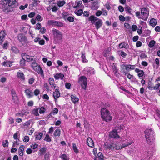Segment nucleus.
Masks as SVG:
<instances>
[{"label":"nucleus","mask_w":160,"mask_h":160,"mask_svg":"<svg viewBox=\"0 0 160 160\" xmlns=\"http://www.w3.org/2000/svg\"><path fill=\"white\" fill-rule=\"evenodd\" d=\"M132 143V142H129L128 144H122V145H118V143L116 142H114L110 143L106 142L104 144V147L106 149H109L113 150L115 149L118 150L121 149L125 147L130 145Z\"/></svg>","instance_id":"f257e3e1"},{"label":"nucleus","mask_w":160,"mask_h":160,"mask_svg":"<svg viewBox=\"0 0 160 160\" xmlns=\"http://www.w3.org/2000/svg\"><path fill=\"white\" fill-rule=\"evenodd\" d=\"M52 33L53 35L54 42L55 44L59 43L62 42V34L59 31L56 29L52 30Z\"/></svg>","instance_id":"f03ea898"},{"label":"nucleus","mask_w":160,"mask_h":160,"mask_svg":"<svg viewBox=\"0 0 160 160\" xmlns=\"http://www.w3.org/2000/svg\"><path fill=\"white\" fill-rule=\"evenodd\" d=\"M145 136L147 143L150 144L154 139L153 131L151 128H147L145 131Z\"/></svg>","instance_id":"7ed1b4c3"},{"label":"nucleus","mask_w":160,"mask_h":160,"mask_svg":"<svg viewBox=\"0 0 160 160\" xmlns=\"http://www.w3.org/2000/svg\"><path fill=\"white\" fill-rule=\"evenodd\" d=\"M89 21H91L92 24H94L96 28L97 29L99 28L102 25V20L93 16H90L88 18Z\"/></svg>","instance_id":"20e7f679"},{"label":"nucleus","mask_w":160,"mask_h":160,"mask_svg":"<svg viewBox=\"0 0 160 160\" xmlns=\"http://www.w3.org/2000/svg\"><path fill=\"white\" fill-rule=\"evenodd\" d=\"M101 117L102 119L107 122L112 119V117L110 116L109 111L106 108H102L101 111Z\"/></svg>","instance_id":"39448f33"},{"label":"nucleus","mask_w":160,"mask_h":160,"mask_svg":"<svg viewBox=\"0 0 160 160\" xmlns=\"http://www.w3.org/2000/svg\"><path fill=\"white\" fill-rule=\"evenodd\" d=\"M31 67L33 70L37 72L39 74H40L42 77H44L43 70L40 65H38L37 63L36 62H33L31 65Z\"/></svg>","instance_id":"423d86ee"},{"label":"nucleus","mask_w":160,"mask_h":160,"mask_svg":"<svg viewBox=\"0 0 160 160\" xmlns=\"http://www.w3.org/2000/svg\"><path fill=\"white\" fill-rule=\"evenodd\" d=\"M78 82L81 85L82 88L86 90L88 83L87 78L84 76H81L79 78Z\"/></svg>","instance_id":"0eeeda50"},{"label":"nucleus","mask_w":160,"mask_h":160,"mask_svg":"<svg viewBox=\"0 0 160 160\" xmlns=\"http://www.w3.org/2000/svg\"><path fill=\"white\" fill-rule=\"evenodd\" d=\"M142 17H139V18H142L144 21H146L148 17L149 12L147 8H140Z\"/></svg>","instance_id":"6e6552de"},{"label":"nucleus","mask_w":160,"mask_h":160,"mask_svg":"<svg viewBox=\"0 0 160 160\" xmlns=\"http://www.w3.org/2000/svg\"><path fill=\"white\" fill-rule=\"evenodd\" d=\"M85 72L88 75H90L95 73V71L93 68L91 67L86 68L84 69Z\"/></svg>","instance_id":"1a4fd4ad"},{"label":"nucleus","mask_w":160,"mask_h":160,"mask_svg":"<svg viewBox=\"0 0 160 160\" xmlns=\"http://www.w3.org/2000/svg\"><path fill=\"white\" fill-rule=\"evenodd\" d=\"M8 6L11 8H15L18 6V3L16 0H8Z\"/></svg>","instance_id":"9d476101"},{"label":"nucleus","mask_w":160,"mask_h":160,"mask_svg":"<svg viewBox=\"0 0 160 160\" xmlns=\"http://www.w3.org/2000/svg\"><path fill=\"white\" fill-rule=\"evenodd\" d=\"M18 40L22 43H25L27 41V38L22 34H19L18 36Z\"/></svg>","instance_id":"9b49d317"},{"label":"nucleus","mask_w":160,"mask_h":160,"mask_svg":"<svg viewBox=\"0 0 160 160\" xmlns=\"http://www.w3.org/2000/svg\"><path fill=\"white\" fill-rule=\"evenodd\" d=\"M109 136L111 138H118L120 137L118 134L116 130H113L110 132L109 134Z\"/></svg>","instance_id":"f8f14e48"},{"label":"nucleus","mask_w":160,"mask_h":160,"mask_svg":"<svg viewBox=\"0 0 160 160\" xmlns=\"http://www.w3.org/2000/svg\"><path fill=\"white\" fill-rule=\"evenodd\" d=\"M49 82L50 85L52 88L55 89L58 88L57 85L54 83V80L53 78H50L49 79Z\"/></svg>","instance_id":"ddd939ff"},{"label":"nucleus","mask_w":160,"mask_h":160,"mask_svg":"<svg viewBox=\"0 0 160 160\" xmlns=\"http://www.w3.org/2000/svg\"><path fill=\"white\" fill-rule=\"evenodd\" d=\"M57 88H56L55 91L53 93V97L55 100H56L60 96V93L58 89Z\"/></svg>","instance_id":"4468645a"},{"label":"nucleus","mask_w":160,"mask_h":160,"mask_svg":"<svg viewBox=\"0 0 160 160\" xmlns=\"http://www.w3.org/2000/svg\"><path fill=\"white\" fill-rule=\"evenodd\" d=\"M118 47L120 49L123 48L127 49L129 48V46L127 43L122 42L119 44Z\"/></svg>","instance_id":"2eb2a0df"},{"label":"nucleus","mask_w":160,"mask_h":160,"mask_svg":"<svg viewBox=\"0 0 160 160\" xmlns=\"http://www.w3.org/2000/svg\"><path fill=\"white\" fill-rule=\"evenodd\" d=\"M87 143L88 146L92 148L94 146V143L92 138L88 137L87 139Z\"/></svg>","instance_id":"dca6fc26"},{"label":"nucleus","mask_w":160,"mask_h":160,"mask_svg":"<svg viewBox=\"0 0 160 160\" xmlns=\"http://www.w3.org/2000/svg\"><path fill=\"white\" fill-rule=\"evenodd\" d=\"M54 76L56 79H60L62 80L64 77V75L63 73H58L54 75Z\"/></svg>","instance_id":"f3484780"},{"label":"nucleus","mask_w":160,"mask_h":160,"mask_svg":"<svg viewBox=\"0 0 160 160\" xmlns=\"http://www.w3.org/2000/svg\"><path fill=\"white\" fill-rule=\"evenodd\" d=\"M17 76L18 78H19L21 80H24L25 79V76L22 72H18Z\"/></svg>","instance_id":"a211bd4d"},{"label":"nucleus","mask_w":160,"mask_h":160,"mask_svg":"<svg viewBox=\"0 0 160 160\" xmlns=\"http://www.w3.org/2000/svg\"><path fill=\"white\" fill-rule=\"evenodd\" d=\"M25 92L26 95L28 98H30L33 96V92H32L29 89H26L25 90Z\"/></svg>","instance_id":"6ab92c4d"},{"label":"nucleus","mask_w":160,"mask_h":160,"mask_svg":"<svg viewBox=\"0 0 160 160\" xmlns=\"http://www.w3.org/2000/svg\"><path fill=\"white\" fill-rule=\"evenodd\" d=\"M6 34L4 31H2L0 32V44H2L4 41Z\"/></svg>","instance_id":"aec40b11"},{"label":"nucleus","mask_w":160,"mask_h":160,"mask_svg":"<svg viewBox=\"0 0 160 160\" xmlns=\"http://www.w3.org/2000/svg\"><path fill=\"white\" fill-rule=\"evenodd\" d=\"M22 56L25 59H26L28 61H32L33 60L32 58H31L30 56L27 55L26 54L24 53L22 54Z\"/></svg>","instance_id":"412c9836"},{"label":"nucleus","mask_w":160,"mask_h":160,"mask_svg":"<svg viewBox=\"0 0 160 160\" xmlns=\"http://www.w3.org/2000/svg\"><path fill=\"white\" fill-rule=\"evenodd\" d=\"M71 100L74 103H77L79 101V98L74 95H71Z\"/></svg>","instance_id":"4be33fe9"},{"label":"nucleus","mask_w":160,"mask_h":160,"mask_svg":"<svg viewBox=\"0 0 160 160\" xmlns=\"http://www.w3.org/2000/svg\"><path fill=\"white\" fill-rule=\"evenodd\" d=\"M24 146L23 145H21L19 148V154L21 156H22L23 155V151L24 150Z\"/></svg>","instance_id":"5701e85b"},{"label":"nucleus","mask_w":160,"mask_h":160,"mask_svg":"<svg viewBox=\"0 0 160 160\" xmlns=\"http://www.w3.org/2000/svg\"><path fill=\"white\" fill-rule=\"evenodd\" d=\"M157 22L155 19L152 18L150 21V25L153 27H154L157 24Z\"/></svg>","instance_id":"b1692460"},{"label":"nucleus","mask_w":160,"mask_h":160,"mask_svg":"<svg viewBox=\"0 0 160 160\" xmlns=\"http://www.w3.org/2000/svg\"><path fill=\"white\" fill-rule=\"evenodd\" d=\"M56 21L54 20H48V24L49 25H52L53 26H56Z\"/></svg>","instance_id":"393cba45"},{"label":"nucleus","mask_w":160,"mask_h":160,"mask_svg":"<svg viewBox=\"0 0 160 160\" xmlns=\"http://www.w3.org/2000/svg\"><path fill=\"white\" fill-rule=\"evenodd\" d=\"M60 134L61 131L60 129H57L55 130L53 134L55 137H59L60 136Z\"/></svg>","instance_id":"a878e982"},{"label":"nucleus","mask_w":160,"mask_h":160,"mask_svg":"<svg viewBox=\"0 0 160 160\" xmlns=\"http://www.w3.org/2000/svg\"><path fill=\"white\" fill-rule=\"evenodd\" d=\"M66 3V2L65 1L62 0V1H59L57 2V4L58 6L59 7H62L63 6L64 4Z\"/></svg>","instance_id":"bb28decb"},{"label":"nucleus","mask_w":160,"mask_h":160,"mask_svg":"<svg viewBox=\"0 0 160 160\" xmlns=\"http://www.w3.org/2000/svg\"><path fill=\"white\" fill-rule=\"evenodd\" d=\"M82 3V1H78L77 2H76L75 4H72V6L73 8H76L78 7Z\"/></svg>","instance_id":"cd10ccee"},{"label":"nucleus","mask_w":160,"mask_h":160,"mask_svg":"<svg viewBox=\"0 0 160 160\" xmlns=\"http://www.w3.org/2000/svg\"><path fill=\"white\" fill-rule=\"evenodd\" d=\"M43 133L42 132H39L37 133L36 135V139L38 140H40L42 137Z\"/></svg>","instance_id":"c85d7f7f"},{"label":"nucleus","mask_w":160,"mask_h":160,"mask_svg":"<svg viewBox=\"0 0 160 160\" xmlns=\"http://www.w3.org/2000/svg\"><path fill=\"white\" fill-rule=\"evenodd\" d=\"M12 10V9L10 8L9 7H5L3 10V11L6 13H8L11 12Z\"/></svg>","instance_id":"c756f323"},{"label":"nucleus","mask_w":160,"mask_h":160,"mask_svg":"<svg viewBox=\"0 0 160 160\" xmlns=\"http://www.w3.org/2000/svg\"><path fill=\"white\" fill-rule=\"evenodd\" d=\"M125 9L126 13H128L130 14H132L131 11L132 10L130 7L127 5H126V7H125Z\"/></svg>","instance_id":"7c9ffc66"},{"label":"nucleus","mask_w":160,"mask_h":160,"mask_svg":"<svg viewBox=\"0 0 160 160\" xmlns=\"http://www.w3.org/2000/svg\"><path fill=\"white\" fill-rule=\"evenodd\" d=\"M60 157L63 160H69V158L68 156L65 154L61 155Z\"/></svg>","instance_id":"2f4dec72"},{"label":"nucleus","mask_w":160,"mask_h":160,"mask_svg":"<svg viewBox=\"0 0 160 160\" xmlns=\"http://www.w3.org/2000/svg\"><path fill=\"white\" fill-rule=\"evenodd\" d=\"M58 112V109L56 108H54L52 111L50 112V115L51 116H52V115H55Z\"/></svg>","instance_id":"473e14b6"},{"label":"nucleus","mask_w":160,"mask_h":160,"mask_svg":"<svg viewBox=\"0 0 160 160\" xmlns=\"http://www.w3.org/2000/svg\"><path fill=\"white\" fill-rule=\"evenodd\" d=\"M32 113L33 114L36 116H39L38 109V108L34 109L32 111Z\"/></svg>","instance_id":"72a5a7b5"},{"label":"nucleus","mask_w":160,"mask_h":160,"mask_svg":"<svg viewBox=\"0 0 160 160\" xmlns=\"http://www.w3.org/2000/svg\"><path fill=\"white\" fill-rule=\"evenodd\" d=\"M81 58L82 59V62H87L88 60L86 59V56L84 53L83 52L82 53Z\"/></svg>","instance_id":"f704fd0d"},{"label":"nucleus","mask_w":160,"mask_h":160,"mask_svg":"<svg viewBox=\"0 0 160 160\" xmlns=\"http://www.w3.org/2000/svg\"><path fill=\"white\" fill-rule=\"evenodd\" d=\"M155 43L156 42L155 41L152 40L150 41L148 45V46L149 48H152L155 45Z\"/></svg>","instance_id":"c9c22d12"},{"label":"nucleus","mask_w":160,"mask_h":160,"mask_svg":"<svg viewBox=\"0 0 160 160\" xmlns=\"http://www.w3.org/2000/svg\"><path fill=\"white\" fill-rule=\"evenodd\" d=\"M38 108V112L40 114L43 113L45 112V109L43 107H41L40 108Z\"/></svg>","instance_id":"e433bc0d"},{"label":"nucleus","mask_w":160,"mask_h":160,"mask_svg":"<svg viewBox=\"0 0 160 160\" xmlns=\"http://www.w3.org/2000/svg\"><path fill=\"white\" fill-rule=\"evenodd\" d=\"M123 74L127 76V77L129 79H131L133 77V76L130 74L129 73L127 72L126 71H123Z\"/></svg>","instance_id":"4c0bfd02"},{"label":"nucleus","mask_w":160,"mask_h":160,"mask_svg":"<svg viewBox=\"0 0 160 160\" xmlns=\"http://www.w3.org/2000/svg\"><path fill=\"white\" fill-rule=\"evenodd\" d=\"M110 52V50L109 48L107 49V50H104L103 52V54L104 56L107 57Z\"/></svg>","instance_id":"58836bf2"},{"label":"nucleus","mask_w":160,"mask_h":160,"mask_svg":"<svg viewBox=\"0 0 160 160\" xmlns=\"http://www.w3.org/2000/svg\"><path fill=\"white\" fill-rule=\"evenodd\" d=\"M50 158V153L48 152H46L44 157V160H49Z\"/></svg>","instance_id":"ea45409f"},{"label":"nucleus","mask_w":160,"mask_h":160,"mask_svg":"<svg viewBox=\"0 0 160 160\" xmlns=\"http://www.w3.org/2000/svg\"><path fill=\"white\" fill-rule=\"evenodd\" d=\"M47 149L45 147H43L41 148L40 150V153L41 155L43 154L46 151Z\"/></svg>","instance_id":"a19ab883"},{"label":"nucleus","mask_w":160,"mask_h":160,"mask_svg":"<svg viewBox=\"0 0 160 160\" xmlns=\"http://www.w3.org/2000/svg\"><path fill=\"white\" fill-rule=\"evenodd\" d=\"M126 65L125 64H122L120 65L121 70H122V73L123 74V71H125V70H126Z\"/></svg>","instance_id":"79ce46f5"},{"label":"nucleus","mask_w":160,"mask_h":160,"mask_svg":"<svg viewBox=\"0 0 160 160\" xmlns=\"http://www.w3.org/2000/svg\"><path fill=\"white\" fill-rule=\"evenodd\" d=\"M2 144L4 147H6L8 146V140H5L4 141H3L2 142Z\"/></svg>","instance_id":"37998d69"},{"label":"nucleus","mask_w":160,"mask_h":160,"mask_svg":"<svg viewBox=\"0 0 160 160\" xmlns=\"http://www.w3.org/2000/svg\"><path fill=\"white\" fill-rule=\"evenodd\" d=\"M44 140L46 141L47 142H49L51 141V139L49 135L48 134H47L46 135V136L44 139Z\"/></svg>","instance_id":"c03bdc74"},{"label":"nucleus","mask_w":160,"mask_h":160,"mask_svg":"<svg viewBox=\"0 0 160 160\" xmlns=\"http://www.w3.org/2000/svg\"><path fill=\"white\" fill-rule=\"evenodd\" d=\"M8 0H2L0 1V4L2 5H7L8 2Z\"/></svg>","instance_id":"a18cd8bd"},{"label":"nucleus","mask_w":160,"mask_h":160,"mask_svg":"<svg viewBox=\"0 0 160 160\" xmlns=\"http://www.w3.org/2000/svg\"><path fill=\"white\" fill-rule=\"evenodd\" d=\"M75 13L78 16H81L83 13V11L82 9H80L76 11Z\"/></svg>","instance_id":"49530a36"},{"label":"nucleus","mask_w":160,"mask_h":160,"mask_svg":"<svg viewBox=\"0 0 160 160\" xmlns=\"http://www.w3.org/2000/svg\"><path fill=\"white\" fill-rule=\"evenodd\" d=\"M36 20L38 22H40L42 20L43 18L40 15L38 14L36 18Z\"/></svg>","instance_id":"de8ad7c7"},{"label":"nucleus","mask_w":160,"mask_h":160,"mask_svg":"<svg viewBox=\"0 0 160 160\" xmlns=\"http://www.w3.org/2000/svg\"><path fill=\"white\" fill-rule=\"evenodd\" d=\"M99 160H103V156L102 152H99L98 154Z\"/></svg>","instance_id":"09e8293b"},{"label":"nucleus","mask_w":160,"mask_h":160,"mask_svg":"<svg viewBox=\"0 0 160 160\" xmlns=\"http://www.w3.org/2000/svg\"><path fill=\"white\" fill-rule=\"evenodd\" d=\"M35 81V78L34 77H32L30 78L28 80V83L31 85Z\"/></svg>","instance_id":"8fccbe9b"},{"label":"nucleus","mask_w":160,"mask_h":160,"mask_svg":"<svg viewBox=\"0 0 160 160\" xmlns=\"http://www.w3.org/2000/svg\"><path fill=\"white\" fill-rule=\"evenodd\" d=\"M72 145L73 150L76 153H77L78 152V150L76 144L75 143H73Z\"/></svg>","instance_id":"3c124183"},{"label":"nucleus","mask_w":160,"mask_h":160,"mask_svg":"<svg viewBox=\"0 0 160 160\" xmlns=\"http://www.w3.org/2000/svg\"><path fill=\"white\" fill-rule=\"evenodd\" d=\"M41 24L40 23H38L36 25V27L35 28V29L39 30L41 28Z\"/></svg>","instance_id":"603ef678"},{"label":"nucleus","mask_w":160,"mask_h":160,"mask_svg":"<svg viewBox=\"0 0 160 160\" xmlns=\"http://www.w3.org/2000/svg\"><path fill=\"white\" fill-rule=\"evenodd\" d=\"M28 4L27 3L25 4V6L21 5L19 7V9L21 10H24L25 8L28 7Z\"/></svg>","instance_id":"864d4df0"},{"label":"nucleus","mask_w":160,"mask_h":160,"mask_svg":"<svg viewBox=\"0 0 160 160\" xmlns=\"http://www.w3.org/2000/svg\"><path fill=\"white\" fill-rule=\"evenodd\" d=\"M59 8L58 7L56 6H54L53 7L52 10L53 12H56L59 9Z\"/></svg>","instance_id":"5fc2aeb1"},{"label":"nucleus","mask_w":160,"mask_h":160,"mask_svg":"<svg viewBox=\"0 0 160 160\" xmlns=\"http://www.w3.org/2000/svg\"><path fill=\"white\" fill-rule=\"evenodd\" d=\"M67 20L70 22H73L74 20V18L73 17L69 16L67 18Z\"/></svg>","instance_id":"6e6d98bb"},{"label":"nucleus","mask_w":160,"mask_h":160,"mask_svg":"<svg viewBox=\"0 0 160 160\" xmlns=\"http://www.w3.org/2000/svg\"><path fill=\"white\" fill-rule=\"evenodd\" d=\"M63 26V24L57 21L56 23V26L59 27H62Z\"/></svg>","instance_id":"4d7b16f0"},{"label":"nucleus","mask_w":160,"mask_h":160,"mask_svg":"<svg viewBox=\"0 0 160 160\" xmlns=\"http://www.w3.org/2000/svg\"><path fill=\"white\" fill-rule=\"evenodd\" d=\"M12 99H16L17 98V96L16 93L14 91H12Z\"/></svg>","instance_id":"13d9d810"},{"label":"nucleus","mask_w":160,"mask_h":160,"mask_svg":"<svg viewBox=\"0 0 160 160\" xmlns=\"http://www.w3.org/2000/svg\"><path fill=\"white\" fill-rule=\"evenodd\" d=\"M12 50L16 53H18L19 52L18 50L15 47L12 48Z\"/></svg>","instance_id":"bf43d9fd"},{"label":"nucleus","mask_w":160,"mask_h":160,"mask_svg":"<svg viewBox=\"0 0 160 160\" xmlns=\"http://www.w3.org/2000/svg\"><path fill=\"white\" fill-rule=\"evenodd\" d=\"M142 27H139V28H138L137 29V32L139 35H141L142 33Z\"/></svg>","instance_id":"052dcab7"},{"label":"nucleus","mask_w":160,"mask_h":160,"mask_svg":"<svg viewBox=\"0 0 160 160\" xmlns=\"http://www.w3.org/2000/svg\"><path fill=\"white\" fill-rule=\"evenodd\" d=\"M38 145L36 143L32 144L31 145V148L33 149H35L38 148Z\"/></svg>","instance_id":"680f3d73"},{"label":"nucleus","mask_w":160,"mask_h":160,"mask_svg":"<svg viewBox=\"0 0 160 160\" xmlns=\"http://www.w3.org/2000/svg\"><path fill=\"white\" fill-rule=\"evenodd\" d=\"M120 52L119 54L123 57H125L127 56V54L124 52L123 51H119Z\"/></svg>","instance_id":"e2e57ef3"},{"label":"nucleus","mask_w":160,"mask_h":160,"mask_svg":"<svg viewBox=\"0 0 160 160\" xmlns=\"http://www.w3.org/2000/svg\"><path fill=\"white\" fill-rule=\"evenodd\" d=\"M25 60L24 58L22 57V59L20 61V64L21 66H23L24 65Z\"/></svg>","instance_id":"0e129e2a"},{"label":"nucleus","mask_w":160,"mask_h":160,"mask_svg":"<svg viewBox=\"0 0 160 160\" xmlns=\"http://www.w3.org/2000/svg\"><path fill=\"white\" fill-rule=\"evenodd\" d=\"M29 137L28 136H26L23 138V141L25 142H27L29 141Z\"/></svg>","instance_id":"69168bd1"},{"label":"nucleus","mask_w":160,"mask_h":160,"mask_svg":"<svg viewBox=\"0 0 160 160\" xmlns=\"http://www.w3.org/2000/svg\"><path fill=\"white\" fill-rule=\"evenodd\" d=\"M34 95L36 96H37L40 93V91L39 89H35L33 92Z\"/></svg>","instance_id":"338daca9"},{"label":"nucleus","mask_w":160,"mask_h":160,"mask_svg":"<svg viewBox=\"0 0 160 160\" xmlns=\"http://www.w3.org/2000/svg\"><path fill=\"white\" fill-rule=\"evenodd\" d=\"M118 10L121 12H122L124 10L123 7L122 6H119L118 7Z\"/></svg>","instance_id":"774afa93"}]
</instances>
